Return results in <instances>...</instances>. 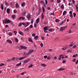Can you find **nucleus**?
<instances>
[{
    "mask_svg": "<svg viewBox=\"0 0 78 78\" xmlns=\"http://www.w3.org/2000/svg\"><path fill=\"white\" fill-rule=\"evenodd\" d=\"M11 22V20L7 19H6L5 21L3 20V23H9Z\"/></svg>",
    "mask_w": 78,
    "mask_h": 78,
    "instance_id": "1",
    "label": "nucleus"
},
{
    "mask_svg": "<svg viewBox=\"0 0 78 78\" xmlns=\"http://www.w3.org/2000/svg\"><path fill=\"white\" fill-rule=\"evenodd\" d=\"M34 52V50L31 49H30L29 50V51L28 53L26 54L27 55H29L31 54V53H32Z\"/></svg>",
    "mask_w": 78,
    "mask_h": 78,
    "instance_id": "2",
    "label": "nucleus"
},
{
    "mask_svg": "<svg viewBox=\"0 0 78 78\" xmlns=\"http://www.w3.org/2000/svg\"><path fill=\"white\" fill-rule=\"evenodd\" d=\"M20 48L22 49H24V50H27V47L21 45L20 46Z\"/></svg>",
    "mask_w": 78,
    "mask_h": 78,
    "instance_id": "3",
    "label": "nucleus"
},
{
    "mask_svg": "<svg viewBox=\"0 0 78 78\" xmlns=\"http://www.w3.org/2000/svg\"><path fill=\"white\" fill-rule=\"evenodd\" d=\"M30 60V59L29 58L27 59L26 60L24 61V63H27V62H28Z\"/></svg>",
    "mask_w": 78,
    "mask_h": 78,
    "instance_id": "4",
    "label": "nucleus"
},
{
    "mask_svg": "<svg viewBox=\"0 0 78 78\" xmlns=\"http://www.w3.org/2000/svg\"><path fill=\"white\" fill-rule=\"evenodd\" d=\"M27 58L26 56L21 57V58H20L19 60H20V61L21 60H22V59H25V58Z\"/></svg>",
    "mask_w": 78,
    "mask_h": 78,
    "instance_id": "5",
    "label": "nucleus"
},
{
    "mask_svg": "<svg viewBox=\"0 0 78 78\" xmlns=\"http://www.w3.org/2000/svg\"><path fill=\"white\" fill-rule=\"evenodd\" d=\"M65 30V27H62L60 28V31H62L63 30Z\"/></svg>",
    "mask_w": 78,
    "mask_h": 78,
    "instance_id": "6",
    "label": "nucleus"
},
{
    "mask_svg": "<svg viewBox=\"0 0 78 78\" xmlns=\"http://www.w3.org/2000/svg\"><path fill=\"white\" fill-rule=\"evenodd\" d=\"M41 66L42 67H47V65L44 63L41 64Z\"/></svg>",
    "mask_w": 78,
    "mask_h": 78,
    "instance_id": "7",
    "label": "nucleus"
},
{
    "mask_svg": "<svg viewBox=\"0 0 78 78\" xmlns=\"http://www.w3.org/2000/svg\"><path fill=\"white\" fill-rule=\"evenodd\" d=\"M7 42H9V44H12V41L11 40H7Z\"/></svg>",
    "mask_w": 78,
    "mask_h": 78,
    "instance_id": "8",
    "label": "nucleus"
},
{
    "mask_svg": "<svg viewBox=\"0 0 78 78\" xmlns=\"http://www.w3.org/2000/svg\"><path fill=\"white\" fill-rule=\"evenodd\" d=\"M40 20L39 19V18H38L36 21V23H39V21H40Z\"/></svg>",
    "mask_w": 78,
    "mask_h": 78,
    "instance_id": "9",
    "label": "nucleus"
},
{
    "mask_svg": "<svg viewBox=\"0 0 78 78\" xmlns=\"http://www.w3.org/2000/svg\"><path fill=\"white\" fill-rule=\"evenodd\" d=\"M25 18L23 17H21L19 18V20H24Z\"/></svg>",
    "mask_w": 78,
    "mask_h": 78,
    "instance_id": "10",
    "label": "nucleus"
},
{
    "mask_svg": "<svg viewBox=\"0 0 78 78\" xmlns=\"http://www.w3.org/2000/svg\"><path fill=\"white\" fill-rule=\"evenodd\" d=\"M7 12L8 14H9L10 13V10L9 9H7Z\"/></svg>",
    "mask_w": 78,
    "mask_h": 78,
    "instance_id": "11",
    "label": "nucleus"
},
{
    "mask_svg": "<svg viewBox=\"0 0 78 78\" xmlns=\"http://www.w3.org/2000/svg\"><path fill=\"white\" fill-rule=\"evenodd\" d=\"M65 69L64 68H61L59 69H58V70L59 71H61V70H65Z\"/></svg>",
    "mask_w": 78,
    "mask_h": 78,
    "instance_id": "12",
    "label": "nucleus"
},
{
    "mask_svg": "<svg viewBox=\"0 0 78 78\" xmlns=\"http://www.w3.org/2000/svg\"><path fill=\"white\" fill-rule=\"evenodd\" d=\"M19 34H20V35H22V36H23V32L21 31H19Z\"/></svg>",
    "mask_w": 78,
    "mask_h": 78,
    "instance_id": "13",
    "label": "nucleus"
},
{
    "mask_svg": "<svg viewBox=\"0 0 78 78\" xmlns=\"http://www.w3.org/2000/svg\"><path fill=\"white\" fill-rule=\"evenodd\" d=\"M30 17H31V16H30V15H28L27 16V18L28 19H30Z\"/></svg>",
    "mask_w": 78,
    "mask_h": 78,
    "instance_id": "14",
    "label": "nucleus"
},
{
    "mask_svg": "<svg viewBox=\"0 0 78 78\" xmlns=\"http://www.w3.org/2000/svg\"><path fill=\"white\" fill-rule=\"evenodd\" d=\"M22 64V63L21 62H20L19 63L17 64L16 65V66H20Z\"/></svg>",
    "mask_w": 78,
    "mask_h": 78,
    "instance_id": "15",
    "label": "nucleus"
},
{
    "mask_svg": "<svg viewBox=\"0 0 78 78\" xmlns=\"http://www.w3.org/2000/svg\"><path fill=\"white\" fill-rule=\"evenodd\" d=\"M41 16L42 19H44V13H41Z\"/></svg>",
    "mask_w": 78,
    "mask_h": 78,
    "instance_id": "16",
    "label": "nucleus"
},
{
    "mask_svg": "<svg viewBox=\"0 0 78 78\" xmlns=\"http://www.w3.org/2000/svg\"><path fill=\"white\" fill-rule=\"evenodd\" d=\"M15 7L16 8H19V4H16V5Z\"/></svg>",
    "mask_w": 78,
    "mask_h": 78,
    "instance_id": "17",
    "label": "nucleus"
},
{
    "mask_svg": "<svg viewBox=\"0 0 78 78\" xmlns=\"http://www.w3.org/2000/svg\"><path fill=\"white\" fill-rule=\"evenodd\" d=\"M29 25V23L28 22H27L25 24V26H26V27H28Z\"/></svg>",
    "mask_w": 78,
    "mask_h": 78,
    "instance_id": "18",
    "label": "nucleus"
},
{
    "mask_svg": "<svg viewBox=\"0 0 78 78\" xmlns=\"http://www.w3.org/2000/svg\"><path fill=\"white\" fill-rule=\"evenodd\" d=\"M25 5V2H23L21 4L22 6H23V7Z\"/></svg>",
    "mask_w": 78,
    "mask_h": 78,
    "instance_id": "19",
    "label": "nucleus"
},
{
    "mask_svg": "<svg viewBox=\"0 0 78 78\" xmlns=\"http://www.w3.org/2000/svg\"><path fill=\"white\" fill-rule=\"evenodd\" d=\"M28 41H29L30 42H33V40L30 38L29 39Z\"/></svg>",
    "mask_w": 78,
    "mask_h": 78,
    "instance_id": "20",
    "label": "nucleus"
},
{
    "mask_svg": "<svg viewBox=\"0 0 78 78\" xmlns=\"http://www.w3.org/2000/svg\"><path fill=\"white\" fill-rule=\"evenodd\" d=\"M38 36L37 35L36 36L34 37V39H36V40L37 39V38H38Z\"/></svg>",
    "mask_w": 78,
    "mask_h": 78,
    "instance_id": "21",
    "label": "nucleus"
},
{
    "mask_svg": "<svg viewBox=\"0 0 78 78\" xmlns=\"http://www.w3.org/2000/svg\"><path fill=\"white\" fill-rule=\"evenodd\" d=\"M4 6L2 4L1 6V8L2 9H4V8H3Z\"/></svg>",
    "mask_w": 78,
    "mask_h": 78,
    "instance_id": "22",
    "label": "nucleus"
},
{
    "mask_svg": "<svg viewBox=\"0 0 78 78\" xmlns=\"http://www.w3.org/2000/svg\"><path fill=\"white\" fill-rule=\"evenodd\" d=\"M59 21H60V20L59 19H56L55 20V21L56 22H57V23L59 22Z\"/></svg>",
    "mask_w": 78,
    "mask_h": 78,
    "instance_id": "23",
    "label": "nucleus"
},
{
    "mask_svg": "<svg viewBox=\"0 0 78 78\" xmlns=\"http://www.w3.org/2000/svg\"><path fill=\"white\" fill-rule=\"evenodd\" d=\"M12 17L13 19H15L16 17V16L14 15H12Z\"/></svg>",
    "mask_w": 78,
    "mask_h": 78,
    "instance_id": "24",
    "label": "nucleus"
},
{
    "mask_svg": "<svg viewBox=\"0 0 78 78\" xmlns=\"http://www.w3.org/2000/svg\"><path fill=\"white\" fill-rule=\"evenodd\" d=\"M77 56H78V55L76 54L74 55L73 56V58H75V57H77Z\"/></svg>",
    "mask_w": 78,
    "mask_h": 78,
    "instance_id": "25",
    "label": "nucleus"
},
{
    "mask_svg": "<svg viewBox=\"0 0 78 78\" xmlns=\"http://www.w3.org/2000/svg\"><path fill=\"white\" fill-rule=\"evenodd\" d=\"M5 3L6 5L9 6V4H8V2H5Z\"/></svg>",
    "mask_w": 78,
    "mask_h": 78,
    "instance_id": "26",
    "label": "nucleus"
},
{
    "mask_svg": "<svg viewBox=\"0 0 78 78\" xmlns=\"http://www.w3.org/2000/svg\"><path fill=\"white\" fill-rule=\"evenodd\" d=\"M42 10L43 12H45V8H44V7H42Z\"/></svg>",
    "mask_w": 78,
    "mask_h": 78,
    "instance_id": "27",
    "label": "nucleus"
},
{
    "mask_svg": "<svg viewBox=\"0 0 78 78\" xmlns=\"http://www.w3.org/2000/svg\"><path fill=\"white\" fill-rule=\"evenodd\" d=\"M62 56V55H60V56H59V58H58V59H59V60H61V58Z\"/></svg>",
    "mask_w": 78,
    "mask_h": 78,
    "instance_id": "28",
    "label": "nucleus"
},
{
    "mask_svg": "<svg viewBox=\"0 0 78 78\" xmlns=\"http://www.w3.org/2000/svg\"><path fill=\"white\" fill-rule=\"evenodd\" d=\"M64 4H62L61 7L62 9H64Z\"/></svg>",
    "mask_w": 78,
    "mask_h": 78,
    "instance_id": "29",
    "label": "nucleus"
},
{
    "mask_svg": "<svg viewBox=\"0 0 78 78\" xmlns=\"http://www.w3.org/2000/svg\"><path fill=\"white\" fill-rule=\"evenodd\" d=\"M26 14V12H23V16H25Z\"/></svg>",
    "mask_w": 78,
    "mask_h": 78,
    "instance_id": "30",
    "label": "nucleus"
},
{
    "mask_svg": "<svg viewBox=\"0 0 78 78\" xmlns=\"http://www.w3.org/2000/svg\"><path fill=\"white\" fill-rule=\"evenodd\" d=\"M69 16L71 17V18H73V14H70Z\"/></svg>",
    "mask_w": 78,
    "mask_h": 78,
    "instance_id": "31",
    "label": "nucleus"
},
{
    "mask_svg": "<svg viewBox=\"0 0 78 78\" xmlns=\"http://www.w3.org/2000/svg\"><path fill=\"white\" fill-rule=\"evenodd\" d=\"M13 11L14 14H16V13L17 12V10H14Z\"/></svg>",
    "mask_w": 78,
    "mask_h": 78,
    "instance_id": "32",
    "label": "nucleus"
},
{
    "mask_svg": "<svg viewBox=\"0 0 78 78\" xmlns=\"http://www.w3.org/2000/svg\"><path fill=\"white\" fill-rule=\"evenodd\" d=\"M64 23V21H62L61 23H59V25H62V24H63Z\"/></svg>",
    "mask_w": 78,
    "mask_h": 78,
    "instance_id": "33",
    "label": "nucleus"
},
{
    "mask_svg": "<svg viewBox=\"0 0 78 78\" xmlns=\"http://www.w3.org/2000/svg\"><path fill=\"white\" fill-rule=\"evenodd\" d=\"M57 2L58 3H59L61 2V0H57Z\"/></svg>",
    "mask_w": 78,
    "mask_h": 78,
    "instance_id": "34",
    "label": "nucleus"
},
{
    "mask_svg": "<svg viewBox=\"0 0 78 78\" xmlns=\"http://www.w3.org/2000/svg\"><path fill=\"white\" fill-rule=\"evenodd\" d=\"M66 11H64V12H63V16H64V15H65V14H66Z\"/></svg>",
    "mask_w": 78,
    "mask_h": 78,
    "instance_id": "35",
    "label": "nucleus"
},
{
    "mask_svg": "<svg viewBox=\"0 0 78 78\" xmlns=\"http://www.w3.org/2000/svg\"><path fill=\"white\" fill-rule=\"evenodd\" d=\"M44 30H47V27H45L44 28Z\"/></svg>",
    "mask_w": 78,
    "mask_h": 78,
    "instance_id": "36",
    "label": "nucleus"
},
{
    "mask_svg": "<svg viewBox=\"0 0 78 78\" xmlns=\"http://www.w3.org/2000/svg\"><path fill=\"white\" fill-rule=\"evenodd\" d=\"M4 63H1L0 64V66H4Z\"/></svg>",
    "mask_w": 78,
    "mask_h": 78,
    "instance_id": "37",
    "label": "nucleus"
},
{
    "mask_svg": "<svg viewBox=\"0 0 78 78\" xmlns=\"http://www.w3.org/2000/svg\"><path fill=\"white\" fill-rule=\"evenodd\" d=\"M19 59L20 58H19L18 57L16 58V61H20Z\"/></svg>",
    "mask_w": 78,
    "mask_h": 78,
    "instance_id": "38",
    "label": "nucleus"
},
{
    "mask_svg": "<svg viewBox=\"0 0 78 78\" xmlns=\"http://www.w3.org/2000/svg\"><path fill=\"white\" fill-rule=\"evenodd\" d=\"M15 40L16 42H18V39H17V38H15Z\"/></svg>",
    "mask_w": 78,
    "mask_h": 78,
    "instance_id": "39",
    "label": "nucleus"
},
{
    "mask_svg": "<svg viewBox=\"0 0 78 78\" xmlns=\"http://www.w3.org/2000/svg\"><path fill=\"white\" fill-rule=\"evenodd\" d=\"M32 36L33 37H35L36 36V34H32Z\"/></svg>",
    "mask_w": 78,
    "mask_h": 78,
    "instance_id": "40",
    "label": "nucleus"
},
{
    "mask_svg": "<svg viewBox=\"0 0 78 78\" xmlns=\"http://www.w3.org/2000/svg\"><path fill=\"white\" fill-rule=\"evenodd\" d=\"M62 49L63 50H66V49H67V47H63V48Z\"/></svg>",
    "mask_w": 78,
    "mask_h": 78,
    "instance_id": "41",
    "label": "nucleus"
},
{
    "mask_svg": "<svg viewBox=\"0 0 78 78\" xmlns=\"http://www.w3.org/2000/svg\"><path fill=\"white\" fill-rule=\"evenodd\" d=\"M73 15L74 17H75V16H76V13H73Z\"/></svg>",
    "mask_w": 78,
    "mask_h": 78,
    "instance_id": "42",
    "label": "nucleus"
},
{
    "mask_svg": "<svg viewBox=\"0 0 78 78\" xmlns=\"http://www.w3.org/2000/svg\"><path fill=\"white\" fill-rule=\"evenodd\" d=\"M34 27L35 28H36V27H37V25L35 23L34 24Z\"/></svg>",
    "mask_w": 78,
    "mask_h": 78,
    "instance_id": "43",
    "label": "nucleus"
},
{
    "mask_svg": "<svg viewBox=\"0 0 78 78\" xmlns=\"http://www.w3.org/2000/svg\"><path fill=\"white\" fill-rule=\"evenodd\" d=\"M33 67L32 65H30V66H29L28 67L29 68H31V67Z\"/></svg>",
    "mask_w": 78,
    "mask_h": 78,
    "instance_id": "44",
    "label": "nucleus"
},
{
    "mask_svg": "<svg viewBox=\"0 0 78 78\" xmlns=\"http://www.w3.org/2000/svg\"><path fill=\"white\" fill-rule=\"evenodd\" d=\"M44 59H47V55H45L44 56Z\"/></svg>",
    "mask_w": 78,
    "mask_h": 78,
    "instance_id": "45",
    "label": "nucleus"
},
{
    "mask_svg": "<svg viewBox=\"0 0 78 78\" xmlns=\"http://www.w3.org/2000/svg\"><path fill=\"white\" fill-rule=\"evenodd\" d=\"M14 33L16 35V34H17V32L16 31H14Z\"/></svg>",
    "mask_w": 78,
    "mask_h": 78,
    "instance_id": "46",
    "label": "nucleus"
},
{
    "mask_svg": "<svg viewBox=\"0 0 78 78\" xmlns=\"http://www.w3.org/2000/svg\"><path fill=\"white\" fill-rule=\"evenodd\" d=\"M33 28V25H31L29 27V28Z\"/></svg>",
    "mask_w": 78,
    "mask_h": 78,
    "instance_id": "47",
    "label": "nucleus"
},
{
    "mask_svg": "<svg viewBox=\"0 0 78 78\" xmlns=\"http://www.w3.org/2000/svg\"><path fill=\"white\" fill-rule=\"evenodd\" d=\"M41 4H44V1H42L41 2Z\"/></svg>",
    "mask_w": 78,
    "mask_h": 78,
    "instance_id": "48",
    "label": "nucleus"
},
{
    "mask_svg": "<svg viewBox=\"0 0 78 78\" xmlns=\"http://www.w3.org/2000/svg\"><path fill=\"white\" fill-rule=\"evenodd\" d=\"M9 34L10 36H12V34L11 33H9Z\"/></svg>",
    "mask_w": 78,
    "mask_h": 78,
    "instance_id": "49",
    "label": "nucleus"
},
{
    "mask_svg": "<svg viewBox=\"0 0 78 78\" xmlns=\"http://www.w3.org/2000/svg\"><path fill=\"white\" fill-rule=\"evenodd\" d=\"M72 2H73V4H74V3H75V1H74V0H73L72 1Z\"/></svg>",
    "mask_w": 78,
    "mask_h": 78,
    "instance_id": "50",
    "label": "nucleus"
},
{
    "mask_svg": "<svg viewBox=\"0 0 78 78\" xmlns=\"http://www.w3.org/2000/svg\"><path fill=\"white\" fill-rule=\"evenodd\" d=\"M52 29H49V31H50L51 32L52 31Z\"/></svg>",
    "mask_w": 78,
    "mask_h": 78,
    "instance_id": "51",
    "label": "nucleus"
},
{
    "mask_svg": "<svg viewBox=\"0 0 78 78\" xmlns=\"http://www.w3.org/2000/svg\"><path fill=\"white\" fill-rule=\"evenodd\" d=\"M50 9H51V8L50 7H48L47 8V9H48V10H50Z\"/></svg>",
    "mask_w": 78,
    "mask_h": 78,
    "instance_id": "52",
    "label": "nucleus"
},
{
    "mask_svg": "<svg viewBox=\"0 0 78 78\" xmlns=\"http://www.w3.org/2000/svg\"><path fill=\"white\" fill-rule=\"evenodd\" d=\"M22 23H20V24L19 25V27H20L21 26H22Z\"/></svg>",
    "mask_w": 78,
    "mask_h": 78,
    "instance_id": "53",
    "label": "nucleus"
},
{
    "mask_svg": "<svg viewBox=\"0 0 78 78\" xmlns=\"http://www.w3.org/2000/svg\"><path fill=\"white\" fill-rule=\"evenodd\" d=\"M40 46H41V47H43V43H42L41 44Z\"/></svg>",
    "mask_w": 78,
    "mask_h": 78,
    "instance_id": "54",
    "label": "nucleus"
},
{
    "mask_svg": "<svg viewBox=\"0 0 78 78\" xmlns=\"http://www.w3.org/2000/svg\"><path fill=\"white\" fill-rule=\"evenodd\" d=\"M47 59H50V57L48 56L47 57Z\"/></svg>",
    "mask_w": 78,
    "mask_h": 78,
    "instance_id": "55",
    "label": "nucleus"
},
{
    "mask_svg": "<svg viewBox=\"0 0 78 78\" xmlns=\"http://www.w3.org/2000/svg\"><path fill=\"white\" fill-rule=\"evenodd\" d=\"M69 33H72V31L70 29L69 30Z\"/></svg>",
    "mask_w": 78,
    "mask_h": 78,
    "instance_id": "56",
    "label": "nucleus"
},
{
    "mask_svg": "<svg viewBox=\"0 0 78 78\" xmlns=\"http://www.w3.org/2000/svg\"><path fill=\"white\" fill-rule=\"evenodd\" d=\"M51 3H53V2H54V0H51Z\"/></svg>",
    "mask_w": 78,
    "mask_h": 78,
    "instance_id": "57",
    "label": "nucleus"
},
{
    "mask_svg": "<svg viewBox=\"0 0 78 78\" xmlns=\"http://www.w3.org/2000/svg\"><path fill=\"white\" fill-rule=\"evenodd\" d=\"M69 13L70 14H72V12L71 11H70L69 12Z\"/></svg>",
    "mask_w": 78,
    "mask_h": 78,
    "instance_id": "58",
    "label": "nucleus"
},
{
    "mask_svg": "<svg viewBox=\"0 0 78 78\" xmlns=\"http://www.w3.org/2000/svg\"><path fill=\"white\" fill-rule=\"evenodd\" d=\"M22 24L23 25H25V23H22Z\"/></svg>",
    "mask_w": 78,
    "mask_h": 78,
    "instance_id": "59",
    "label": "nucleus"
},
{
    "mask_svg": "<svg viewBox=\"0 0 78 78\" xmlns=\"http://www.w3.org/2000/svg\"><path fill=\"white\" fill-rule=\"evenodd\" d=\"M65 62H66V61H65L64 60H63L62 61V63H65Z\"/></svg>",
    "mask_w": 78,
    "mask_h": 78,
    "instance_id": "60",
    "label": "nucleus"
},
{
    "mask_svg": "<svg viewBox=\"0 0 78 78\" xmlns=\"http://www.w3.org/2000/svg\"><path fill=\"white\" fill-rule=\"evenodd\" d=\"M78 60H77L76 62V64H78Z\"/></svg>",
    "mask_w": 78,
    "mask_h": 78,
    "instance_id": "61",
    "label": "nucleus"
},
{
    "mask_svg": "<svg viewBox=\"0 0 78 78\" xmlns=\"http://www.w3.org/2000/svg\"><path fill=\"white\" fill-rule=\"evenodd\" d=\"M75 7H76V9H78V7L76 5L75 6Z\"/></svg>",
    "mask_w": 78,
    "mask_h": 78,
    "instance_id": "62",
    "label": "nucleus"
},
{
    "mask_svg": "<svg viewBox=\"0 0 78 78\" xmlns=\"http://www.w3.org/2000/svg\"><path fill=\"white\" fill-rule=\"evenodd\" d=\"M9 26L8 25H7L5 26V28H7V27H8Z\"/></svg>",
    "mask_w": 78,
    "mask_h": 78,
    "instance_id": "63",
    "label": "nucleus"
},
{
    "mask_svg": "<svg viewBox=\"0 0 78 78\" xmlns=\"http://www.w3.org/2000/svg\"><path fill=\"white\" fill-rule=\"evenodd\" d=\"M73 62H76V59H74L73 60Z\"/></svg>",
    "mask_w": 78,
    "mask_h": 78,
    "instance_id": "64",
    "label": "nucleus"
}]
</instances>
